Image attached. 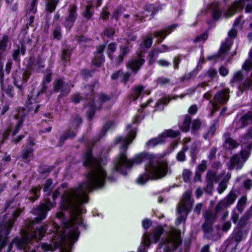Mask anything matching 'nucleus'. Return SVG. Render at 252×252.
<instances>
[{"instance_id": "20e7f679", "label": "nucleus", "mask_w": 252, "mask_h": 252, "mask_svg": "<svg viewBox=\"0 0 252 252\" xmlns=\"http://www.w3.org/2000/svg\"><path fill=\"white\" fill-rule=\"evenodd\" d=\"M113 167L112 169V172L111 174L107 176L106 171H105V175L104 177V179L103 180V182L100 181L98 179L96 180V182L95 183H91L89 185H87L85 183L88 181V179L86 177V181L80 183L78 186L75 187V189L70 188L69 192H68L67 190L65 191L66 193H69L71 196H84L86 198L88 199V193L92 192L95 189H100L103 187L105 185L106 180L107 179L108 181L113 183L115 182L117 180V177L115 176V174L116 172H118L120 174H122L121 173L118 171H116L114 170L115 168V163H114V159L113 161ZM105 170H106L105 169Z\"/></svg>"}, {"instance_id": "09e8293b", "label": "nucleus", "mask_w": 252, "mask_h": 252, "mask_svg": "<svg viewBox=\"0 0 252 252\" xmlns=\"http://www.w3.org/2000/svg\"><path fill=\"white\" fill-rule=\"evenodd\" d=\"M52 184L53 180L52 179H48L45 181L43 190L46 193V195L50 196L51 195L53 189V187H52Z\"/></svg>"}, {"instance_id": "37998d69", "label": "nucleus", "mask_w": 252, "mask_h": 252, "mask_svg": "<svg viewBox=\"0 0 252 252\" xmlns=\"http://www.w3.org/2000/svg\"><path fill=\"white\" fill-rule=\"evenodd\" d=\"M59 3V0H50L46 3L45 10L47 12L51 13L53 12Z\"/></svg>"}, {"instance_id": "680f3d73", "label": "nucleus", "mask_w": 252, "mask_h": 252, "mask_svg": "<svg viewBox=\"0 0 252 252\" xmlns=\"http://www.w3.org/2000/svg\"><path fill=\"white\" fill-rule=\"evenodd\" d=\"M183 56L181 54H178L173 58V66L175 70H178L179 69V65L181 63L182 58Z\"/></svg>"}, {"instance_id": "7ed1b4c3", "label": "nucleus", "mask_w": 252, "mask_h": 252, "mask_svg": "<svg viewBox=\"0 0 252 252\" xmlns=\"http://www.w3.org/2000/svg\"><path fill=\"white\" fill-rule=\"evenodd\" d=\"M99 141L98 135L97 137L91 142V145L87 146L85 151L83 153V166L92 169L86 174L88 181L85 183L87 185H89L92 182L95 183L96 179H98L99 182H103L105 175V170L102 165H106V160L100 157H95L93 155L94 147Z\"/></svg>"}, {"instance_id": "bf43d9fd", "label": "nucleus", "mask_w": 252, "mask_h": 252, "mask_svg": "<svg viewBox=\"0 0 252 252\" xmlns=\"http://www.w3.org/2000/svg\"><path fill=\"white\" fill-rule=\"evenodd\" d=\"M110 13L108 10V7L105 5L103 7L100 14V18L103 21H107L108 20L110 16Z\"/></svg>"}, {"instance_id": "774afa93", "label": "nucleus", "mask_w": 252, "mask_h": 252, "mask_svg": "<svg viewBox=\"0 0 252 252\" xmlns=\"http://www.w3.org/2000/svg\"><path fill=\"white\" fill-rule=\"evenodd\" d=\"M247 201V198L246 196H242L238 201L237 208L240 213H241L244 210L245 205Z\"/></svg>"}, {"instance_id": "dca6fc26", "label": "nucleus", "mask_w": 252, "mask_h": 252, "mask_svg": "<svg viewBox=\"0 0 252 252\" xmlns=\"http://www.w3.org/2000/svg\"><path fill=\"white\" fill-rule=\"evenodd\" d=\"M247 1H251V0H239L238 1L234 2L224 12V16L226 18L233 16L237 11L242 9L244 6L245 3Z\"/></svg>"}, {"instance_id": "6e6552de", "label": "nucleus", "mask_w": 252, "mask_h": 252, "mask_svg": "<svg viewBox=\"0 0 252 252\" xmlns=\"http://www.w3.org/2000/svg\"><path fill=\"white\" fill-rule=\"evenodd\" d=\"M77 7L75 4H71L68 8V14L65 18L64 26L67 31H70L73 27L78 17Z\"/></svg>"}, {"instance_id": "338daca9", "label": "nucleus", "mask_w": 252, "mask_h": 252, "mask_svg": "<svg viewBox=\"0 0 252 252\" xmlns=\"http://www.w3.org/2000/svg\"><path fill=\"white\" fill-rule=\"evenodd\" d=\"M43 61L40 55L37 57L36 64L37 65L36 68V72L39 73L41 72V69L45 67V65L43 63Z\"/></svg>"}, {"instance_id": "603ef678", "label": "nucleus", "mask_w": 252, "mask_h": 252, "mask_svg": "<svg viewBox=\"0 0 252 252\" xmlns=\"http://www.w3.org/2000/svg\"><path fill=\"white\" fill-rule=\"evenodd\" d=\"M242 68L246 71H249L252 68V48L249 52V58L246 60L243 64Z\"/></svg>"}, {"instance_id": "8fccbe9b", "label": "nucleus", "mask_w": 252, "mask_h": 252, "mask_svg": "<svg viewBox=\"0 0 252 252\" xmlns=\"http://www.w3.org/2000/svg\"><path fill=\"white\" fill-rule=\"evenodd\" d=\"M45 72L46 73V74L43 77L41 83L47 85V84H49L51 82L53 73L52 72L51 69L49 68H47L45 70Z\"/></svg>"}, {"instance_id": "f03ea898", "label": "nucleus", "mask_w": 252, "mask_h": 252, "mask_svg": "<svg viewBox=\"0 0 252 252\" xmlns=\"http://www.w3.org/2000/svg\"><path fill=\"white\" fill-rule=\"evenodd\" d=\"M98 81L95 80L94 82L85 85V88L87 92H84V97L80 96L78 94H74L71 96V100L75 104L79 103L81 100H88V102L85 104L84 107L88 109L86 112L87 118L89 121H92L95 115L96 111H100L104 103L110 101L113 94H106L101 92L98 94L97 104L95 103L96 98L95 88Z\"/></svg>"}, {"instance_id": "5701e85b", "label": "nucleus", "mask_w": 252, "mask_h": 252, "mask_svg": "<svg viewBox=\"0 0 252 252\" xmlns=\"http://www.w3.org/2000/svg\"><path fill=\"white\" fill-rule=\"evenodd\" d=\"M205 62V57L203 55L201 57L200 62L198 63L196 67L191 71L186 73L183 76L181 77L180 78L181 81L183 82L185 80H189L191 78L196 76L198 72V71L202 68V66L200 65V63H202Z\"/></svg>"}, {"instance_id": "7c9ffc66", "label": "nucleus", "mask_w": 252, "mask_h": 252, "mask_svg": "<svg viewBox=\"0 0 252 252\" xmlns=\"http://www.w3.org/2000/svg\"><path fill=\"white\" fill-rule=\"evenodd\" d=\"M96 70L95 69L83 68L80 71V76L83 80L87 81L90 78L94 76Z\"/></svg>"}, {"instance_id": "a878e982", "label": "nucleus", "mask_w": 252, "mask_h": 252, "mask_svg": "<svg viewBox=\"0 0 252 252\" xmlns=\"http://www.w3.org/2000/svg\"><path fill=\"white\" fill-rule=\"evenodd\" d=\"M223 146L225 149H232L236 148L238 144L230 137V134L228 132H225L223 135Z\"/></svg>"}, {"instance_id": "6ab92c4d", "label": "nucleus", "mask_w": 252, "mask_h": 252, "mask_svg": "<svg viewBox=\"0 0 252 252\" xmlns=\"http://www.w3.org/2000/svg\"><path fill=\"white\" fill-rule=\"evenodd\" d=\"M237 34V31L233 27L228 32L229 38H227L225 41L223 43L220 47V52L221 53L227 52L232 44V38L236 37Z\"/></svg>"}, {"instance_id": "f704fd0d", "label": "nucleus", "mask_w": 252, "mask_h": 252, "mask_svg": "<svg viewBox=\"0 0 252 252\" xmlns=\"http://www.w3.org/2000/svg\"><path fill=\"white\" fill-rule=\"evenodd\" d=\"M143 9L146 12H151V16L154 17L158 11L161 9V8L160 6L156 7L154 4L148 3L144 6Z\"/></svg>"}, {"instance_id": "79ce46f5", "label": "nucleus", "mask_w": 252, "mask_h": 252, "mask_svg": "<svg viewBox=\"0 0 252 252\" xmlns=\"http://www.w3.org/2000/svg\"><path fill=\"white\" fill-rule=\"evenodd\" d=\"M105 62V57L104 55H95L92 61L93 65L99 68Z\"/></svg>"}, {"instance_id": "423d86ee", "label": "nucleus", "mask_w": 252, "mask_h": 252, "mask_svg": "<svg viewBox=\"0 0 252 252\" xmlns=\"http://www.w3.org/2000/svg\"><path fill=\"white\" fill-rule=\"evenodd\" d=\"M74 85L66 82L63 77L56 79L53 83V90L55 93H59L57 100L60 101L63 98L67 96L71 92Z\"/></svg>"}, {"instance_id": "1a4fd4ad", "label": "nucleus", "mask_w": 252, "mask_h": 252, "mask_svg": "<svg viewBox=\"0 0 252 252\" xmlns=\"http://www.w3.org/2000/svg\"><path fill=\"white\" fill-rule=\"evenodd\" d=\"M220 162H215L212 164V167L214 168V170H209L207 172V176L206 178V184H207V188L210 190L207 191L206 188V192L209 193L211 192V190L213 187L214 184L216 183L219 179V176L217 174L216 170L220 166Z\"/></svg>"}, {"instance_id": "4d7b16f0", "label": "nucleus", "mask_w": 252, "mask_h": 252, "mask_svg": "<svg viewBox=\"0 0 252 252\" xmlns=\"http://www.w3.org/2000/svg\"><path fill=\"white\" fill-rule=\"evenodd\" d=\"M124 11L122 6H118L116 7L112 15V18L114 19L116 21L118 22L119 20L120 17Z\"/></svg>"}, {"instance_id": "de8ad7c7", "label": "nucleus", "mask_w": 252, "mask_h": 252, "mask_svg": "<svg viewBox=\"0 0 252 252\" xmlns=\"http://www.w3.org/2000/svg\"><path fill=\"white\" fill-rule=\"evenodd\" d=\"M162 140H163V142H165V139L167 137L170 138H176L178 135V132L171 129H167L165 130L163 133L160 134Z\"/></svg>"}, {"instance_id": "412c9836", "label": "nucleus", "mask_w": 252, "mask_h": 252, "mask_svg": "<svg viewBox=\"0 0 252 252\" xmlns=\"http://www.w3.org/2000/svg\"><path fill=\"white\" fill-rule=\"evenodd\" d=\"M136 135V129L132 128L128 132L127 136L124 139L123 143L120 147V152L123 151L124 152H127L129 145L135 139Z\"/></svg>"}, {"instance_id": "4be33fe9", "label": "nucleus", "mask_w": 252, "mask_h": 252, "mask_svg": "<svg viewBox=\"0 0 252 252\" xmlns=\"http://www.w3.org/2000/svg\"><path fill=\"white\" fill-rule=\"evenodd\" d=\"M191 191L190 190L186 191L183 194L182 200L184 204L182 207V211L188 212L192 208L193 200L191 199Z\"/></svg>"}, {"instance_id": "6e6d98bb", "label": "nucleus", "mask_w": 252, "mask_h": 252, "mask_svg": "<svg viewBox=\"0 0 252 252\" xmlns=\"http://www.w3.org/2000/svg\"><path fill=\"white\" fill-rule=\"evenodd\" d=\"M34 150L33 148H29L25 147L22 151L21 158L23 160L27 159L31 156L33 155Z\"/></svg>"}, {"instance_id": "473e14b6", "label": "nucleus", "mask_w": 252, "mask_h": 252, "mask_svg": "<svg viewBox=\"0 0 252 252\" xmlns=\"http://www.w3.org/2000/svg\"><path fill=\"white\" fill-rule=\"evenodd\" d=\"M48 227L49 226L47 224H44L39 227L36 228L34 232L37 235V238L39 240H41L44 237Z\"/></svg>"}, {"instance_id": "c03bdc74", "label": "nucleus", "mask_w": 252, "mask_h": 252, "mask_svg": "<svg viewBox=\"0 0 252 252\" xmlns=\"http://www.w3.org/2000/svg\"><path fill=\"white\" fill-rule=\"evenodd\" d=\"M158 56V53L156 49H152L148 55V65L150 66H152L156 62Z\"/></svg>"}, {"instance_id": "c756f323", "label": "nucleus", "mask_w": 252, "mask_h": 252, "mask_svg": "<svg viewBox=\"0 0 252 252\" xmlns=\"http://www.w3.org/2000/svg\"><path fill=\"white\" fill-rule=\"evenodd\" d=\"M144 90V87L142 85L134 86L132 89V93L129 95L130 98L133 100H137L141 95Z\"/></svg>"}, {"instance_id": "e2e57ef3", "label": "nucleus", "mask_w": 252, "mask_h": 252, "mask_svg": "<svg viewBox=\"0 0 252 252\" xmlns=\"http://www.w3.org/2000/svg\"><path fill=\"white\" fill-rule=\"evenodd\" d=\"M53 38L58 40H61L62 38L61 33V28L60 26L56 27L53 31L52 33Z\"/></svg>"}, {"instance_id": "69168bd1", "label": "nucleus", "mask_w": 252, "mask_h": 252, "mask_svg": "<svg viewBox=\"0 0 252 252\" xmlns=\"http://www.w3.org/2000/svg\"><path fill=\"white\" fill-rule=\"evenodd\" d=\"M218 72L216 69L211 68H210L207 73V76L208 78V81H211L217 77Z\"/></svg>"}, {"instance_id": "39448f33", "label": "nucleus", "mask_w": 252, "mask_h": 252, "mask_svg": "<svg viewBox=\"0 0 252 252\" xmlns=\"http://www.w3.org/2000/svg\"><path fill=\"white\" fill-rule=\"evenodd\" d=\"M56 205V202H51L50 198H46L44 202L32 209V213L36 216L34 221L38 223L44 220L47 217L48 212Z\"/></svg>"}, {"instance_id": "72a5a7b5", "label": "nucleus", "mask_w": 252, "mask_h": 252, "mask_svg": "<svg viewBox=\"0 0 252 252\" xmlns=\"http://www.w3.org/2000/svg\"><path fill=\"white\" fill-rule=\"evenodd\" d=\"M191 117L187 115L185 117L183 124L180 127V130L183 132H187L189 131L191 123Z\"/></svg>"}, {"instance_id": "f257e3e1", "label": "nucleus", "mask_w": 252, "mask_h": 252, "mask_svg": "<svg viewBox=\"0 0 252 252\" xmlns=\"http://www.w3.org/2000/svg\"><path fill=\"white\" fill-rule=\"evenodd\" d=\"M155 155L153 154L143 152L135 155L132 159H128L127 152L120 151L114 158V170L120 172L122 175L126 176L127 175V170L130 169L134 164H140L143 161H147L145 170L155 177L159 171V166L155 163Z\"/></svg>"}, {"instance_id": "4c0bfd02", "label": "nucleus", "mask_w": 252, "mask_h": 252, "mask_svg": "<svg viewBox=\"0 0 252 252\" xmlns=\"http://www.w3.org/2000/svg\"><path fill=\"white\" fill-rule=\"evenodd\" d=\"M40 189L41 188L39 186L32 187L30 189V193L32 195L29 197V200L32 202L37 200L40 195Z\"/></svg>"}, {"instance_id": "f3484780", "label": "nucleus", "mask_w": 252, "mask_h": 252, "mask_svg": "<svg viewBox=\"0 0 252 252\" xmlns=\"http://www.w3.org/2000/svg\"><path fill=\"white\" fill-rule=\"evenodd\" d=\"M77 133L76 131L71 130V128L66 129L63 134L60 136L57 147H62L65 141L68 139H73L76 136Z\"/></svg>"}, {"instance_id": "393cba45", "label": "nucleus", "mask_w": 252, "mask_h": 252, "mask_svg": "<svg viewBox=\"0 0 252 252\" xmlns=\"http://www.w3.org/2000/svg\"><path fill=\"white\" fill-rule=\"evenodd\" d=\"M146 172L144 174H141L139 176L136 180L138 184L143 185H144L150 179H156L158 178L161 175V170L160 167H159V171L158 174L156 176H152L148 172L146 171Z\"/></svg>"}, {"instance_id": "58836bf2", "label": "nucleus", "mask_w": 252, "mask_h": 252, "mask_svg": "<svg viewBox=\"0 0 252 252\" xmlns=\"http://www.w3.org/2000/svg\"><path fill=\"white\" fill-rule=\"evenodd\" d=\"M79 234L78 228L75 227L68 232L67 237L70 241L74 243L78 240Z\"/></svg>"}, {"instance_id": "f8f14e48", "label": "nucleus", "mask_w": 252, "mask_h": 252, "mask_svg": "<svg viewBox=\"0 0 252 252\" xmlns=\"http://www.w3.org/2000/svg\"><path fill=\"white\" fill-rule=\"evenodd\" d=\"M179 26L178 24H174L169 25L165 28L161 30L156 31L154 32V35L155 37L158 38L157 42L158 44L161 43L165 38L174 31L177 27Z\"/></svg>"}, {"instance_id": "864d4df0", "label": "nucleus", "mask_w": 252, "mask_h": 252, "mask_svg": "<svg viewBox=\"0 0 252 252\" xmlns=\"http://www.w3.org/2000/svg\"><path fill=\"white\" fill-rule=\"evenodd\" d=\"M72 54L71 50L65 48L62 51V60L65 63L70 62V58Z\"/></svg>"}, {"instance_id": "c85d7f7f", "label": "nucleus", "mask_w": 252, "mask_h": 252, "mask_svg": "<svg viewBox=\"0 0 252 252\" xmlns=\"http://www.w3.org/2000/svg\"><path fill=\"white\" fill-rule=\"evenodd\" d=\"M171 100L169 95L165 96L159 99L156 102L155 108L156 111H162L164 107V106L167 105Z\"/></svg>"}, {"instance_id": "aec40b11", "label": "nucleus", "mask_w": 252, "mask_h": 252, "mask_svg": "<svg viewBox=\"0 0 252 252\" xmlns=\"http://www.w3.org/2000/svg\"><path fill=\"white\" fill-rule=\"evenodd\" d=\"M3 221L0 222V242L7 241L13 225L9 222H6L3 225Z\"/></svg>"}, {"instance_id": "49530a36", "label": "nucleus", "mask_w": 252, "mask_h": 252, "mask_svg": "<svg viewBox=\"0 0 252 252\" xmlns=\"http://www.w3.org/2000/svg\"><path fill=\"white\" fill-rule=\"evenodd\" d=\"M115 34V30L112 27H106L104 29L103 32L101 33V37L103 38L104 36L110 39H113Z\"/></svg>"}, {"instance_id": "052dcab7", "label": "nucleus", "mask_w": 252, "mask_h": 252, "mask_svg": "<svg viewBox=\"0 0 252 252\" xmlns=\"http://www.w3.org/2000/svg\"><path fill=\"white\" fill-rule=\"evenodd\" d=\"M191 133L195 134L197 130H198L201 126V122L198 119H195L191 122Z\"/></svg>"}, {"instance_id": "a19ab883", "label": "nucleus", "mask_w": 252, "mask_h": 252, "mask_svg": "<svg viewBox=\"0 0 252 252\" xmlns=\"http://www.w3.org/2000/svg\"><path fill=\"white\" fill-rule=\"evenodd\" d=\"M112 121L106 122L103 126L101 131L98 135V140H100L106 134L107 132L113 126Z\"/></svg>"}, {"instance_id": "bb28decb", "label": "nucleus", "mask_w": 252, "mask_h": 252, "mask_svg": "<svg viewBox=\"0 0 252 252\" xmlns=\"http://www.w3.org/2000/svg\"><path fill=\"white\" fill-rule=\"evenodd\" d=\"M244 164V161L240 159L239 156L237 155L233 156L231 158L227 166L229 169H232L236 168L237 169H241Z\"/></svg>"}, {"instance_id": "5fc2aeb1", "label": "nucleus", "mask_w": 252, "mask_h": 252, "mask_svg": "<svg viewBox=\"0 0 252 252\" xmlns=\"http://www.w3.org/2000/svg\"><path fill=\"white\" fill-rule=\"evenodd\" d=\"M92 6L91 5L86 6L85 10L83 13V15L88 21L90 20L94 14V11L92 10Z\"/></svg>"}, {"instance_id": "4468645a", "label": "nucleus", "mask_w": 252, "mask_h": 252, "mask_svg": "<svg viewBox=\"0 0 252 252\" xmlns=\"http://www.w3.org/2000/svg\"><path fill=\"white\" fill-rule=\"evenodd\" d=\"M235 193L230 192L226 197L220 201L216 207V210L219 212L232 204L236 199Z\"/></svg>"}, {"instance_id": "9b49d317", "label": "nucleus", "mask_w": 252, "mask_h": 252, "mask_svg": "<svg viewBox=\"0 0 252 252\" xmlns=\"http://www.w3.org/2000/svg\"><path fill=\"white\" fill-rule=\"evenodd\" d=\"M229 90L224 89L221 91L218 92L214 96L215 102L212 103L213 110L212 111V115L213 113L218 110V106L217 103L219 104L225 103L229 98Z\"/></svg>"}, {"instance_id": "3c124183", "label": "nucleus", "mask_w": 252, "mask_h": 252, "mask_svg": "<svg viewBox=\"0 0 252 252\" xmlns=\"http://www.w3.org/2000/svg\"><path fill=\"white\" fill-rule=\"evenodd\" d=\"M70 123L77 129L80 127L83 123V120L79 115H76L75 116H72L70 119Z\"/></svg>"}, {"instance_id": "13d9d810", "label": "nucleus", "mask_w": 252, "mask_h": 252, "mask_svg": "<svg viewBox=\"0 0 252 252\" xmlns=\"http://www.w3.org/2000/svg\"><path fill=\"white\" fill-rule=\"evenodd\" d=\"M188 150L187 146H184L176 155V159L178 161L183 162L186 160L185 152Z\"/></svg>"}, {"instance_id": "a18cd8bd", "label": "nucleus", "mask_w": 252, "mask_h": 252, "mask_svg": "<svg viewBox=\"0 0 252 252\" xmlns=\"http://www.w3.org/2000/svg\"><path fill=\"white\" fill-rule=\"evenodd\" d=\"M162 143H164L163 140H162L160 135L159 134L158 137L150 139L146 143V146L148 148L154 147L158 144Z\"/></svg>"}, {"instance_id": "0eeeda50", "label": "nucleus", "mask_w": 252, "mask_h": 252, "mask_svg": "<svg viewBox=\"0 0 252 252\" xmlns=\"http://www.w3.org/2000/svg\"><path fill=\"white\" fill-rule=\"evenodd\" d=\"M9 41V36L6 34L2 35L0 39V84L3 87L4 83V72L3 71V63L2 62V59L3 53L6 50Z\"/></svg>"}, {"instance_id": "cd10ccee", "label": "nucleus", "mask_w": 252, "mask_h": 252, "mask_svg": "<svg viewBox=\"0 0 252 252\" xmlns=\"http://www.w3.org/2000/svg\"><path fill=\"white\" fill-rule=\"evenodd\" d=\"M72 206V202L68 195H62L60 203V208L62 211H68Z\"/></svg>"}, {"instance_id": "0e129e2a", "label": "nucleus", "mask_w": 252, "mask_h": 252, "mask_svg": "<svg viewBox=\"0 0 252 252\" xmlns=\"http://www.w3.org/2000/svg\"><path fill=\"white\" fill-rule=\"evenodd\" d=\"M192 175V172L190 170L185 169L182 173L183 181L186 183H189L190 182Z\"/></svg>"}, {"instance_id": "a211bd4d", "label": "nucleus", "mask_w": 252, "mask_h": 252, "mask_svg": "<svg viewBox=\"0 0 252 252\" xmlns=\"http://www.w3.org/2000/svg\"><path fill=\"white\" fill-rule=\"evenodd\" d=\"M26 52V47L23 43L17 45L16 49L14 50L11 55L13 60L16 63L20 64V55L24 56Z\"/></svg>"}, {"instance_id": "2f4dec72", "label": "nucleus", "mask_w": 252, "mask_h": 252, "mask_svg": "<svg viewBox=\"0 0 252 252\" xmlns=\"http://www.w3.org/2000/svg\"><path fill=\"white\" fill-rule=\"evenodd\" d=\"M164 228L161 225H158L156 227L152 237L154 243L156 244L159 241L161 235L164 233Z\"/></svg>"}, {"instance_id": "b1692460", "label": "nucleus", "mask_w": 252, "mask_h": 252, "mask_svg": "<svg viewBox=\"0 0 252 252\" xmlns=\"http://www.w3.org/2000/svg\"><path fill=\"white\" fill-rule=\"evenodd\" d=\"M182 239L180 236L173 238L171 242V247L166 246L164 248V252H174L182 244Z\"/></svg>"}, {"instance_id": "c9c22d12", "label": "nucleus", "mask_w": 252, "mask_h": 252, "mask_svg": "<svg viewBox=\"0 0 252 252\" xmlns=\"http://www.w3.org/2000/svg\"><path fill=\"white\" fill-rule=\"evenodd\" d=\"M231 175L226 173L225 174L222 180L219 184L218 187V192L219 193H222L227 188V183L228 182L230 178Z\"/></svg>"}, {"instance_id": "ddd939ff", "label": "nucleus", "mask_w": 252, "mask_h": 252, "mask_svg": "<svg viewBox=\"0 0 252 252\" xmlns=\"http://www.w3.org/2000/svg\"><path fill=\"white\" fill-rule=\"evenodd\" d=\"M145 62V59L142 55H140L136 59H131L126 63V67L130 69L131 71L136 74L141 69Z\"/></svg>"}, {"instance_id": "e433bc0d", "label": "nucleus", "mask_w": 252, "mask_h": 252, "mask_svg": "<svg viewBox=\"0 0 252 252\" xmlns=\"http://www.w3.org/2000/svg\"><path fill=\"white\" fill-rule=\"evenodd\" d=\"M55 165H48L47 164H40L38 167L37 171L41 175H44L52 172L55 168Z\"/></svg>"}, {"instance_id": "9d476101", "label": "nucleus", "mask_w": 252, "mask_h": 252, "mask_svg": "<svg viewBox=\"0 0 252 252\" xmlns=\"http://www.w3.org/2000/svg\"><path fill=\"white\" fill-rule=\"evenodd\" d=\"M21 237H15L12 242L19 250L26 248L30 241L28 233L23 229L20 231Z\"/></svg>"}, {"instance_id": "ea45409f", "label": "nucleus", "mask_w": 252, "mask_h": 252, "mask_svg": "<svg viewBox=\"0 0 252 252\" xmlns=\"http://www.w3.org/2000/svg\"><path fill=\"white\" fill-rule=\"evenodd\" d=\"M198 170L195 173L194 177V182H197L201 181V172L205 171V160H202L201 163L197 167Z\"/></svg>"}, {"instance_id": "2eb2a0df", "label": "nucleus", "mask_w": 252, "mask_h": 252, "mask_svg": "<svg viewBox=\"0 0 252 252\" xmlns=\"http://www.w3.org/2000/svg\"><path fill=\"white\" fill-rule=\"evenodd\" d=\"M252 123V113L249 112L243 116H237L233 125L236 128H241Z\"/></svg>"}]
</instances>
